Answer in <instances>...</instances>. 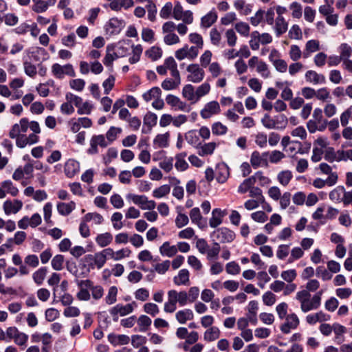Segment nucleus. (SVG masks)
Wrapping results in <instances>:
<instances>
[{"instance_id": "nucleus-57", "label": "nucleus", "mask_w": 352, "mask_h": 352, "mask_svg": "<svg viewBox=\"0 0 352 352\" xmlns=\"http://www.w3.org/2000/svg\"><path fill=\"white\" fill-rule=\"evenodd\" d=\"M234 6L236 10L244 15L249 14L252 10L251 6L246 4L244 0H235Z\"/></svg>"}, {"instance_id": "nucleus-38", "label": "nucleus", "mask_w": 352, "mask_h": 352, "mask_svg": "<svg viewBox=\"0 0 352 352\" xmlns=\"http://www.w3.org/2000/svg\"><path fill=\"white\" fill-rule=\"evenodd\" d=\"M95 240L98 246L105 248L112 243L113 235L110 232L99 234L97 235Z\"/></svg>"}, {"instance_id": "nucleus-34", "label": "nucleus", "mask_w": 352, "mask_h": 352, "mask_svg": "<svg viewBox=\"0 0 352 352\" xmlns=\"http://www.w3.org/2000/svg\"><path fill=\"white\" fill-rule=\"evenodd\" d=\"M56 208L60 215L67 216L76 208V203L73 201L69 203L59 202Z\"/></svg>"}, {"instance_id": "nucleus-7", "label": "nucleus", "mask_w": 352, "mask_h": 352, "mask_svg": "<svg viewBox=\"0 0 352 352\" xmlns=\"http://www.w3.org/2000/svg\"><path fill=\"white\" fill-rule=\"evenodd\" d=\"M248 66L251 69H256V72L265 79L271 76V72L269 65L258 56H254L248 60Z\"/></svg>"}, {"instance_id": "nucleus-31", "label": "nucleus", "mask_w": 352, "mask_h": 352, "mask_svg": "<svg viewBox=\"0 0 352 352\" xmlns=\"http://www.w3.org/2000/svg\"><path fill=\"white\" fill-rule=\"evenodd\" d=\"M175 318L179 324H185L194 318V314L190 309H184L176 312Z\"/></svg>"}, {"instance_id": "nucleus-60", "label": "nucleus", "mask_w": 352, "mask_h": 352, "mask_svg": "<svg viewBox=\"0 0 352 352\" xmlns=\"http://www.w3.org/2000/svg\"><path fill=\"white\" fill-rule=\"evenodd\" d=\"M210 39L213 45L220 46L222 43L221 32L219 31L216 28H212L210 32Z\"/></svg>"}, {"instance_id": "nucleus-50", "label": "nucleus", "mask_w": 352, "mask_h": 352, "mask_svg": "<svg viewBox=\"0 0 352 352\" xmlns=\"http://www.w3.org/2000/svg\"><path fill=\"white\" fill-rule=\"evenodd\" d=\"M1 187L6 191V194H10L12 197H16L19 194L18 188L10 180H5L1 182Z\"/></svg>"}, {"instance_id": "nucleus-48", "label": "nucleus", "mask_w": 352, "mask_h": 352, "mask_svg": "<svg viewBox=\"0 0 352 352\" xmlns=\"http://www.w3.org/2000/svg\"><path fill=\"white\" fill-rule=\"evenodd\" d=\"M217 144L214 142L206 143L204 145L199 147L198 154L201 156L210 155L214 153Z\"/></svg>"}, {"instance_id": "nucleus-21", "label": "nucleus", "mask_w": 352, "mask_h": 352, "mask_svg": "<svg viewBox=\"0 0 352 352\" xmlns=\"http://www.w3.org/2000/svg\"><path fill=\"white\" fill-rule=\"evenodd\" d=\"M14 139H16V145L19 148H24L28 144H34L39 141L38 134H30L28 136L19 135Z\"/></svg>"}, {"instance_id": "nucleus-22", "label": "nucleus", "mask_w": 352, "mask_h": 352, "mask_svg": "<svg viewBox=\"0 0 352 352\" xmlns=\"http://www.w3.org/2000/svg\"><path fill=\"white\" fill-rule=\"evenodd\" d=\"M57 0H32V10L36 13H43L54 6Z\"/></svg>"}, {"instance_id": "nucleus-37", "label": "nucleus", "mask_w": 352, "mask_h": 352, "mask_svg": "<svg viewBox=\"0 0 352 352\" xmlns=\"http://www.w3.org/2000/svg\"><path fill=\"white\" fill-rule=\"evenodd\" d=\"M195 90L192 85H186L182 89V96L192 103L197 102V99Z\"/></svg>"}, {"instance_id": "nucleus-19", "label": "nucleus", "mask_w": 352, "mask_h": 352, "mask_svg": "<svg viewBox=\"0 0 352 352\" xmlns=\"http://www.w3.org/2000/svg\"><path fill=\"white\" fill-rule=\"evenodd\" d=\"M221 108L217 101H211L206 103L204 109L201 111V116L204 119H208L214 115L219 114Z\"/></svg>"}, {"instance_id": "nucleus-25", "label": "nucleus", "mask_w": 352, "mask_h": 352, "mask_svg": "<svg viewBox=\"0 0 352 352\" xmlns=\"http://www.w3.org/2000/svg\"><path fill=\"white\" fill-rule=\"evenodd\" d=\"M305 78L307 82L314 85L324 84L326 82L325 76L314 70H308L305 73Z\"/></svg>"}, {"instance_id": "nucleus-56", "label": "nucleus", "mask_w": 352, "mask_h": 352, "mask_svg": "<svg viewBox=\"0 0 352 352\" xmlns=\"http://www.w3.org/2000/svg\"><path fill=\"white\" fill-rule=\"evenodd\" d=\"M170 191V186L168 184H164L160 186V187L155 188L153 191V197L156 199H160L164 197H166Z\"/></svg>"}, {"instance_id": "nucleus-24", "label": "nucleus", "mask_w": 352, "mask_h": 352, "mask_svg": "<svg viewBox=\"0 0 352 352\" xmlns=\"http://www.w3.org/2000/svg\"><path fill=\"white\" fill-rule=\"evenodd\" d=\"M227 214L226 210L220 208H214L212 212V217L209 220V225L211 228H217L223 222V218Z\"/></svg>"}, {"instance_id": "nucleus-36", "label": "nucleus", "mask_w": 352, "mask_h": 352, "mask_svg": "<svg viewBox=\"0 0 352 352\" xmlns=\"http://www.w3.org/2000/svg\"><path fill=\"white\" fill-rule=\"evenodd\" d=\"M109 342L113 346L124 345L129 344L130 338L126 335L109 334L108 336Z\"/></svg>"}, {"instance_id": "nucleus-9", "label": "nucleus", "mask_w": 352, "mask_h": 352, "mask_svg": "<svg viewBox=\"0 0 352 352\" xmlns=\"http://www.w3.org/2000/svg\"><path fill=\"white\" fill-rule=\"evenodd\" d=\"M187 80L193 83L201 82L205 77L204 69L197 63H192L187 66Z\"/></svg>"}, {"instance_id": "nucleus-58", "label": "nucleus", "mask_w": 352, "mask_h": 352, "mask_svg": "<svg viewBox=\"0 0 352 352\" xmlns=\"http://www.w3.org/2000/svg\"><path fill=\"white\" fill-rule=\"evenodd\" d=\"M289 56L294 62L298 61L303 57V52L301 51L300 47L297 45H292L289 50Z\"/></svg>"}, {"instance_id": "nucleus-10", "label": "nucleus", "mask_w": 352, "mask_h": 352, "mask_svg": "<svg viewBox=\"0 0 352 352\" xmlns=\"http://www.w3.org/2000/svg\"><path fill=\"white\" fill-rule=\"evenodd\" d=\"M211 237L213 241L219 243H230L235 238V234L233 231L227 228H220L215 230L212 234Z\"/></svg>"}, {"instance_id": "nucleus-12", "label": "nucleus", "mask_w": 352, "mask_h": 352, "mask_svg": "<svg viewBox=\"0 0 352 352\" xmlns=\"http://www.w3.org/2000/svg\"><path fill=\"white\" fill-rule=\"evenodd\" d=\"M311 148V143L305 142L302 144L298 140H294L292 143L285 150L289 155L294 157L296 154H307Z\"/></svg>"}, {"instance_id": "nucleus-47", "label": "nucleus", "mask_w": 352, "mask_h": 352, "mask_svg": "<svg viewBox=\"0 0 352 352\" xmlns=\"http://www.w3.org/2000/svg\"><path fill=\"white\" fill-rule=\"evenodd\" d=\"M136 322L139 327V331L145 332L151 325L152 320L148 316L141 315L137 318Z\"/></svg>"}, {"instance_id": "nucleus-8", "label": "nucleus", "mask_w": 352, "mask_h": 352, "mask_svg": "<svg viewBox=\"0 0 352 352\" xmlns=\"http://www.w3.org/2000/svg\"><path fill=\"white\" fill-rule=\"evenodd\" d=\"M6 336L8 340H13L19 346H26L29 336L26 333L20 331L16 327H10L6 329Z\"/></svg>"}, {"instance_id": "nucleus-30", "label": "nucleus", "mask_w": 352, "mask_h": 352, "mask_svg": "<svg viewBox=\"0 0 352 352\" xmlns=\"http://www.w3.org/2000/svg\"><path fill=\"white\" fill-rule=\"evenodd\" d=\"M221 331L219 327L213 326L208 328L204 333V340L207 342H211L219 338Z\"/></svg>"}, {"instance_id": "nucleus-42", "label": "nucleus", "mask_w": 352, "mask_h": 352, "mask_svg": "<svg viewBox=\"0 0 352 352\" xmlns=\"http://www.w3.org/2000/svg\"><path fill=\"white\" fill-rule=\"evenodd\" d=\"M162 96V90L158 87H153L142 94V98L146 102Z\"/></svg>"}, {"instance_id": "nucleus-18", "label": "nucleus", "mask_w": 352, "mask_h": 352, "mask_svg": "<svg viewBox=\"0 0 352 352\" xmlns=\"http://www.w3.org/2000/svg\"><path fill=\"white\" fill-rule=\"evenodd\" d=\"M23 204L19 199H7L3 204V210L6 215L16 214L23 208Z\"/></svg>"}, {"instance_id": "nucleus-4", "label": "nucleus", "mask_w": 352, "mask_h": 352, "mask_svg": "<svg viewBox=\"0 0 352 352\" xmlns=\"http://www.w3.org/2000/svg\"><path fill=\"white\" fill-rule=\"evenodd\" d=\"M137 306L135 301H132L131 302L125 305L118 303L113 307H111L109 310V313L112 317L113 321H118L120 316L123 317L133 313Z\"/></svg>"}, {"instance_id": "nucleus-61", "label": "nucleus", "mask_w": 352, "mask_h": 352, "mask_svg": "<svg viewBox=\"0 0 352 352\" xmlns=\"http://www.w3.org/2000/svg\"><path fill=\"white\" fill-rule=\"evenodd\" d=\"M123 218L122 214L119 212H114L111 217V221L112 223L113 228L116 230H119L122 228L124 226V224L122 221Z\"/></svg>"}, {"instance_id": "nucleus-1", "label": "nucleus", "mask_w": 352, "mask_h": 352, "mask_svg": "<svg viewBox=\"0 0 352 352\" xmlns=\"http://www.w3.org/2000/svg\"><path fill=\"white\" fill-rule=\"evenodd\" d=\"M78 288L76 298L80 301H89L92 298L94 300H100L104 296V288L100 285H95L90 279L75 280Z\"/></svg>"}, {"instance_id": "nucleus-44", "label": "nucleus", "mask_w": 352, "mask_h": 352, "mask_svg": "<svg viewBox=\"0 0 352 352\" xmlns=\"http://www.w3.org/2000/svg\"><path fill=\"white\" fill-rule=\"evenodd\" d=\"M217 19V14L215 11L212 10L204 16L201 20V25L204 28H210Z\"/></svg>"}, {"instance_id": "nucleus-45", "label": "nucleus", "mask_w": 352, "mask_h": 352, "mask_svg": "<svg viewBox=\"0 0 352 352\" xmlns=\"http://www.w3.org/2000/svg\"><path fill=\"white\" fill-rule=\"evenodd\" d=\"M230 176L229 168L227 166L222 164L218 166L216 179L220 184L225 183Z\"/></svg>"}, {"instance_id": "nucleus-43", "label": "nucleus", "mask_w": 352, "mask_h": 352, "mask_svg": "<svg viewBox=\"0 0 352 352\" xmlns=\"http://www.w3.org/2000/svg\"><path fill=\"white\" fill-rule=\"evenodd\" d=\"M118 289L116 286H111L104 297V302L107 305H111L117 302Z\"/></svg>"}, {"instance_id": "nucleus-20", "label": "nucleus", "mask_w": 352, "mask_h": 352, "mask_svg": "<svg viewBox=\"0 0 352 352\" xmlns=\"http://www.w3.org/2000/svg\"><path fill=\"white\" fill-rule=\"evenodd\" d=\"M165 100L167 104L175 111H185L186 109V103L175 95L168 94Z\"/></svg>"}, {"instance_id": "nucleus-28", "label": "nucleus", "mask_w": 352, "mask_h": 352, "mask_svg": "<svg viewBox=\"0 0 352 352\" xmlns=\"http://www.w3.org/2000/svg\"><path fill=\"white\" fill-rule=\"evenodd\" d=\"M273 29L277 36H279L285 33L288 29V23L284 17H276Z\"/></svg>"}, {"instance_id": "nucleus-53", "label": "nucleus", "mask_w": 352, "mask_h": 352, "mask_svg": "<svg viewBox=\"0 0 352 352\" xmlns=\"http://www.w3.org/2000/svg\"><path fill=\"white\" fill-rule=\"evenodd\" d=\"M185 140L187 142L195 148H199L201 145L199 138L195 131H189L185 134Z\"/></svg>"}, {"instance_id": "nucleus-33", "label": "nucleus", "mask_w": 352, "mask_h": 352, "mask_svg": "<svg viewBox=\"0 0 352 352\" xmlns=\"http://www.w3.org/2000/svg\"><path fill=\"white\" fill-rule=\"evenodd\" d=\"M186 156L187 153L186 152H181L175 155V167L178 171H184L188 169V164L185 160Z\"/></svg>"}, {"instance_id": "nucleus-62", "label": "nucleus", "mask_w": 352, "mask_h": 352, "mask_svg": "<svg viewBox=\"0 0 352 352\" xmlns=\"http://www.w3.org/2000/svg\"><path fill=\"white\" fill-rule=\"evenodd\" d=\"M210 89V85L208 82H205L198 86L195 90L197 101H199L201 98L209 94Z\"/></svg>"}, {"instance_id": "nucleus-13", "label": "nucleus", "mask_w": 352, "mask_h": 352, "mask_svg": "<svg viewBox=\"0 0 352 352\" xmlns=\"http://www.w3.org/2000/svg\"><path fill=\"white\" fill-rule=\"evenodd\" d=\"M125 23L123 20L116 17L110 19L104 25V30L107 34L111 36L118 34L124 28Z\"/></svg>"}, {"instance_id": "nucleus-51", "label": "nucleus", "mask_w": 352, "mask_h": 352, "mask_svg": "<svg viewBox=\"0 0 352 352\" xmlns=\"http://www.w3.org/2000/svg\"><path fill=\"white\" fill-rule=\"evenodd\" d=\"M189 215L192 223L197 225L199 227L203 226V217L199 208H193L190 211Z\"/></svg>"}, {"instance_id": "nucleus-27", "label": "nucleus", "mask_w": 352, "mask_h": 352, "mask_svg": "<svg viewBox=\"0 0 352 352\" xmlns=\"http://www.w3.org/2000/svg\"><path fill=\"white\" fill-rule=\"evenodd\" d=\"M173 283L177 286L190 285V272L186 269L180 270L173 278Z\"/></svg>"}, {"instance_id": "nucleus-35", "label": "nucleus", "mask_w": 352, "mask_h": 352, "mask_svg": "<svg viewBox=\"0 0 352 352\" xmlns=\"http://www.w3.org/2000/svg\"><path fill=\"white\" fill-rule=\"evenodd\" d=\"M170 133L166 132L163 134H158L153 140L155 148H166L169 145Z\"/></svg>"}, {"instance_id": "nucleus-39", "label": "nucleus", "mask_w": 352, "mask_h": 352, "mask_svg": "<svg viewBox=\"0 0 352 352\" xmlns=\"http://www.w3.org/2000/svg\"><path fill=\"white\" fill-rule=\"evenodd\" d=\"M160 252L162 256L173 257L177 254V248L176 245H171L166 241L160 247Z\"/></svg>"}, {"instance_id": "nucleus-2", "label": "nucleus", "mask_w": 352, "mask_h": 352, "mask_svg": "<svg viewBox=\"0 0 352 352\" xmlns=\"http://www.w3.org/2000/svg\"><path fill=\"white\" fill-rule=\"evenodd\" d=\"M322 295V291H319L311 298V294L307 293V291H298L296 294V299L300 305L301 311L307 313L320 307Z\"/></svg>"}, {"instance_id": "nucleus-41", "label": "nucleus", "mask_w": 352, "mask_h": 352, "mask_svg": "<svg viewBox=\"0 0 352 352\" xmlns=\"http://www.w3.org/2000/svg\"><path fill=\"white\" fill-rule=\"evenodd\" d=\"M145 56L152 61H156L162 58L163 51L157 46H152L144 52Z\"/></svg>"}, {"instance_id": "nucleus-52", "label": "nucleus", "mask_w": 352, "mask_h": 352, "mask_svg": "<svg viewBox=\"0 0 352 352\" xmlns=\"http://www.w3.org/2000/svg\"><path fill=\"white\" fill-rule=\"evenodd\" d=\"M338 50L340 54V57L342 59V61L349 59L352 56V47L347 43H342L338 47Z\"/></svg>"}, {"instance_id": "nucleus-55", "label": "nucleus", "mask_w": 352, "mask_h": 352, "mask_svg": "<svg viewBox=\"0 0 352 352\" xmlns=\"http://www.w3.org/2000/svg\"><path fill=\"white\" fill-rule=\"evenodd\" d=\"M292 177V173L289 170H282L277 175L278 182L283 186H287Z\"/></svg>"}, {"instance_id": "nucleus-23", "label": "nucleus", "mask_w": 352, "mask_h": 352, "mask_svg": "<svg viewBox=\"0 0 352 352\" xmlns=\"http://www.w3.org/2000/svg\"><path fill=\"white\" fill-rule=\"evenodd\" d=\"M116 47L115 44H110L107 46L106 54L102 60L105 66L111 67L113 61L120 57V55L115 52Z\"/></svg>"}, {"instance_id": "nucleus-46", "label": "nucleus", "mask_w": 352, "mask_h": 352, "mask_svg": "<svg viewBox=\"0 0 352 352\" xmlns=\"http://www.w3.org/2000/svg\"><path fill=\"white\" fill-rule=\"evenodd\" d=\"M164 65L167 70H169L172 76L180 75L177 69V64L172 56H169L164 60Z\"/></svg>"}, {"instance_id": "nucleus-15", "label": "nucleus", "mask_w": 352, "mask_h": 352, "mask_svg": "<svg viewBox=\"0 0 352 352\" xmlns=\"http://www.w3.org/2000/svg\"><path fill=\"white\" fill-rule=\"evenodd\" d=\"M284 319L285 322L280 327L283 333L288 334L299 326L300 320L295 313L288 314Z\"/></svg>"}, {"instance_id": "nucleus-54", "label": "nucleus", "mask_w": 352, "mask_h": 352, "mask_svg": "<svg viewBox=\"0 0 352 352\" xmlns=\"http://www.w3.org/2000/svg\"><path fill=\"white\" fill-rule=\"evenodd\" d=\"M171 179L173 181L174 184L175 185L173 190V196L178 200L183 199L184 197V190L182 186H179L180 184V180L176 177H172Z\"/></svg>"}, {"instance_id": "nucleus-17", "label": "nucleus", "mask_w": 352, "mask_h": 352, "mask_svg": "<svg viewBox=\"0 0 352 352\" xmlns=\"http://www.w3.org/2000/svg\"><path fill=\"white\" fill-rule=\"evenodd\" d=\"M269 152H263L261 153L258 151H254L250 156V164L254 168L266 166L268 164L267 157Z\"/></svg>"}, {"instance_id": "nucleus-49", "label": "nucleus", "mask_w": 352, "mask_h": 352, "mask_svg": "<svg viewBox=\"0 0 352 352\" xmlns=\"http://www.w3.org/2000/svg\"><path fill=\"white\" fill-rule=\"evenodd\" d=\"M254 180V184L258 182L260 186H268L271 183V179L265 176L263 172L258 170L252 176H251Z\"/></svg>"}, {"instance_id": "nucleus-64", "label": "nucleus", "mask_w": 352, "mask_h": 352, "mask_svg": "<svg viewBox=\"0 0 352 352\" xmlns=\"http://www.w3.org/2000/svg\"><path fill=\"white\" fill-rule=\"evenodd\" d=\"M340 119L342 126H346L349 124V120H352V105L341 113Z\"/></svg>"}, {"instance_id": "nucleus-5", "label": "nucleus", "mask_w": 352, "mask_h": 352, "mask_svg": "<svg viewBox=\"0 0 352 352\" xmlns=\"http://www.w3.org/2000/svg\"><path fill=\"white\" fill-rule=\"evenodd\" d=\"M66 98L71 102H74V105L77 108V113L79 115L91 114L94 105L90 101L83 102L82 98L72 93H67Z\"/></svg>"}, {"instance_id": "nucleus-3", "label": "nucleus", "mask_w": 352, "mask_h": 352, "mask_svg": "<svg viewBox=\"0 0 352 352\" xmlns=\"http://www.w3.org/2000/svg\"><path fill=\"white\" fill-rule=\"evenodd\" d=\"M28 129L32 131V134H39L41 133V128L38 122H30L27 118H23L12 126L9 132V136L10 138L14 139L15 137L19 135H25Z\"/></svg>"}, {"instance_id": "nucleus-29", "label": "nucleus", "mask_w": 352, "mask_h": 352, "mask_svg": "<svg viewBox=\"0 0 352 352\" xmlns=\"http://www.w3.org/2000/svg\"><path fill=\"white\" fill-rule=\"evenodd\" d=\"M173 78H166L161 83L162 88L165 91L176 89L181 84L180 75L172 76Z\"/></svg>"}, {"instance_id": "nucleus-40", "label": "nucleus", "mask_w": 352, "mask_h": 352, "mask_svg": "<svg viewBox=\"0 0 352 352\" xmlns=\"http://www.w3.org/2000/svg\"><path fill=\"white\" fill-rule=\"evenodd\" d=\"M344 192V188L342 186H338L329 192V199L336 203L343 202Z\"/></svg>"}, {"instance_id": "nucleus-11", "label": "nucleus", "mask_w": 352, "mask_h": 352, "mask_svg": "<svg viewBox=\"0 0 352 352\" xmlns=\"http://www.w3.org/2000/svg\"><path fill=\"white\" fill-rule=\"evenodd\" d=\"M126 198L133 204L140 206L142 210H153L156 207V203L153 200H148L145 195L128 194Z\"/></svg>"}, {"instance_id": "nucleus-26", "label": "nucleus", "mask_w": 352, "mask_h": 352, "mask_svg": "<svg viewBox=\"0 0 352 352\" xmlns=\"http://www.w3.org/2000/svg\"><path fill=\"white\" fill-rule=\"evenodd\" d=\"M80 170V164L79 163L73 160L69 159L68 160L65 164L64 167V171L65 173V175L69 177L72 178L76 174H77Z\"/></svg>"}, {"instance_id": "nucleus-32", "label": "nucleus", "mask_w": 352, "mask_h": 352, "mask_svg": "<svg viewBox=\"0 0 352 352\" xmlns=\"http://www.w3.org/2000/svg\"><path fill=\"white\" fill-rule=\"evenodd\" d=\"M320 50V43L318 40L311 39L308 41L305 44V47L303 51V58H309L312 53H314Z\"/></svg>"}, {"instance_id": "nucleus-59", "label": "nucleus", "mask_w": 352, "mask_h": 352, "mask_svg": "<svg viewBox=\"0 0 352 352\" xmlns=\"http://www.w3.org/2000/svg\"><path fill=\"white\" fill-rule=\"evenodd\" d=\"M254 182L252 177H250L243 180V182L239 186L237 192L239 194H245L250 190L252 187L254 186Z\"/></svg>"}, {"instance_id": "nucleus-63", "label": "nucleus", "mask_w": 352, "mask_h": 352, "mask_svg": "<svg viewBox=\"0 0 352 352\" xmlns=\"http://www.w3.org/2000/svg\"><path fill=\"white\" fill-rule=\"evenodd\" d=\"M46 274V267H41L33 273L32 278L36 284L41 285L45 280Z\"/></svg>"}, {"instance_id": "nucleus-14", "label": "nucleus", "mask_w": 352, "mask_h": 352, "mask_svg": "<svg viewBox=\"0 0 352 352\" xmlns=\"http://www.w3.org/2000/svg\"><path fill=\"white\" fill-rule=\"evenodd\" d=\"M199 51L197 50V47H195L194 46L188 47V45H187L184 46L182 48L177 50L175 53L176 58L179 60H182L185 58L193 60L197 57Z\"/></svg>"}, {"instance_id": "nucleus-6", "label": "nucleus", "mask_w": 352, "mask_h": 352, "mask_svg": "<svg viewBox=\"0 0 352 352\" xmlns=\"http://www.w3.org/2000/svg\"><path fill=\"white\" fill-rule=\"evenodd\" d=\"M272 36L267 32L260 33L258 31H253L250 34L249 41L250 47L252 50H258L260 45H267L272 42Z\"/></svg>"}, {"instance_id": "nucleus-16", "label": "nucleus", "mask_w": 352, "mask_h": 352, "mask_svg": "<svg viewBox=\"0 0 352 352\" xmlns=\"http://www.w3.org/2000/svg\"><path fill=\"white\" fill-rule=\"evenodd\" d=\"M108 144L109 142H107L105 137L103 135H94L90 140V146L87 152L89 155H96L98 153V146L105 148Z\"/></svg>"}]
</instances>
